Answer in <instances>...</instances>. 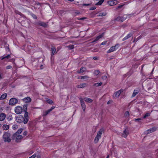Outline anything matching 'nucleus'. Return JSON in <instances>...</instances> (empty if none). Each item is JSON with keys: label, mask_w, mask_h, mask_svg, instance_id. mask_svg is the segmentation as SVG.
<instances>
[{"label": "nucleus", "mask_w": 158, "mask_h": 158, "mask_svg": "<svg viewBox=\"0 0 158 158\" xmlns=\"http://www.w3.org/2000/svg\"><path fill=\"white\" fill-rule=\"evenodd\" d=\"M23 110V109L22 107L20 106H16L15 108V113L17 114H21Z\"/></svg>", "instance_id": "nucleus-4"}, {"label": "nucleus", "mask_w": 158, "mask_h": 158, "mask_svg": "<svg viewBox=\"0 0 158 158\" xmlns=\"http://www.w3.org/2000/svg\"><path fill=\"white\" fill-rule=\"evenodd\" d=\"M109 155H107V157H106V158H109Z\"/></svg>", "instance_id": "nucleus-63"}, {"label": "nucleus", "mask_w": 158, "mask_h": 158, "mask_svg": "<svg viewBox=\"0 0 158 158\" xmlns=\"http://www.w3.org/2000/svg\"><path fill=\"white\" fill-rule=\"evenodd\" d=\"M124 90L123 89H121L118 91L114 93L113 95V97L114 98H118L121 93Z\"/></svg>", "instance_id": "nucleus-5"}, {"label": "nucleus", "mask_w": 158, "mask_h": 158, "mask_svg": "<svg viewBox=\"0 0 158 158\" xmlns=\"http://www.w3.org/2000/svg\"><path fill=\"white\" fill-rule=\"evenodd\" d=\"M55 108V106H52L51 108L43 112L42 116L43 117L46 116L51 111H52Z\"/></svg>", "instance_id": "nucleus-7"}, {"label": "nucleus", "mask_w": 158, "mask_h": 158, "mask_svg": "<svg viewBox=\"0 0 158 158\" xmlns=\"http://www.w3.org/2000/svg\"><path fill=\"white\" fill-rule=\"evenodd\" d=\"M15 12L16 14L19 15H20L21 16L22 15V14L20 12H19V11H18L17 10H15Z\"/></svg>", "instance_id": "nucleus-38"}, {"label": "nucleus", "mask_w": 158, "mask_h": 158, "mask_svg": "<svg viewBox=\"0 0 158 158\" xmlns=\"http://www.w3.org/2000/svg\"><path fill=\"white\" fill-rule=\"evenodd\" d=\"M150 115V113H146L145 115H144V116L143 117V118H146V117L149 116Z\"/></svg>", "instance_id": "nucleus-36"}, {"label": "nucleus", "mask_w": 158, "mask_h": 158, "mask_svg": "<svg viewBox=\"0 0 158 158\" xmlns=\"http://www.w3.org/2000/svg\"><path fill=\"white\" fill-rule=\"evenodd\" d=\"M85 84H81L79 85H77V87L78 88H82L85 87Z\"/></svg>", "instance_id": "nucleus-33"}, {"label": "nucleus", "mask_w": 158, "mask_h": 158, "mask_svg": "<svg viewBox=\"0 0 158 158\" xmlns=\"http://www.w3.org/2000/svg\"><path fill=\"white\" fill-rule=\"evenodd\" d=\"M89 67L90 68H93V67L92 66V65H89Z\"/></svg>", "instance_id": "nucleus-60"}, {"label": "nucleus", "mask_w": 158, "mask_h": 158, "mask_svg": "<svg viewBox=\"0 0 158 158\" xmlns=\"http://www.w3.org/2000/svg\"><path fill=\"white\" fill-rule=\"evenodd\" d=\"M27 104L24 105L23 106V111L26 113V112H27Z\"/></svg>", "instance_id": "nucleus-30"}, {"label": "nucleus", "mask_w": 158, "mask_h": 158, "mask_svg": "<svg viewBox=\"0 0 158 158\" xmlns=\"http://www.w3.org/2000/svg\"><path fill=\"white\" fill-rule=\"evenodd\" d=\"M31 16L34 19H37V16L34 14H33L32 13H31L30 14Z\"/></svg>", "instance_id": "nucleus-41"}, {"label": "nucleus", "mask_w": 158, "mask_h": 158, "mask_svg": "<svg viewBox=\"0 0 158 158\" xmlns=\"http://www.w3.org/2000/svg\"><path fill=\"white\" fill-rule=\"evenodd\" d=\"M86 19V17H83V18H77V19H78V20H82L84 19Z\"/></svg>", "instance_id": "nucleus-47"}, {"label": "nucleus", "mask_w": 158, "mask_h": 158, "mask_svg": "<svg viewBox=\"0 0 158 158\" xmlns=\"http://www.w3.org/2000/svg\"><path fill=\"white\" fill-rule=\"evenodd\" d=\"M10 55L8 54L6 56H2L1 58V59L2 60H3L5 58L9 59L10 58Z\"/></svg>", "instance_id": "nucleus-23"}, {"label": "nucleus", "mask_w": 158, "mask_h": 158, "mask_svg": "<svg viewBox=\"0 0 158 158\" xmlns=\"http://www.w3.org/2000/svg\"><path fill=\"white\" fill-rule=\"evenodd\" d=\"M101 137L96 135L95 138V139H94V142L95 143H97L99 139Z\"/></svg>", "instance_id": "nucleus-25"}, {"label": "nucleus", "mask_w": 158, "mask_h": 158, "mask_svg": "<svg viewBox=\"0 0 158 158\" xmlns=\"http://www.w3.org/2000/svg\"><path fill=\"white\" fill-rule=\"evenodd\" d=\"M10 134L8 132H5L4 133L3 138L5 142H7L9 143L11 141V139L10 138Z\"/></svg>", "instance_id": "nucleus-2"}, {"label": "nucleus", "mask_w": 158, "mask_h": 158, "mask_svg": "<svg viewBox=\"0 0 158 158\" xmlns=\"http://www.w3.org/2000/svg\"><path fill=\"white\" fill-rule=\"evenodd\" d=\"M141 38V37H140V36H139L137 37V38H135L134 40V42H137V41L139 40V39H140Z\"/></svg>", "instance_id": "nucleus-44"}, {"label": "nucleus", "mask_w": 158, "mask_h": 158, "mask_svg": "<svg viewBox=\"0 0 158 158\" xmlns=\"http://www.w3.org/2000/svg\"><path fill=\"white\" fill-rule=\"evenodd\" d=\"M79 100L81 102V105L82 107V108L84 111H85V110L86 108V106L85 104V103L84 101L83 100V99L82 98H80Z\"/></svg>", "instance_id": "nucleus-8"}, {"label": "nucleus", "mask_w": 158, "mask_h": 158, "mask_svg": "<svg viewBox=\"0 0 158 158\" xmlns=\"http://www.w3.org/2000/svg\"><path fill=\"white\" fill-rule=\"evenodd\" d=\"M13 118L11 115H9L8 118L7 119L9 121H10Z\"/></svg>", "instance_id": "nucleus-42"}, {"label": "nucleus", "mask_w": 158, "mask_h": 158, "mask_svg": "<svg viewBox=\"0 0 158 158\" xmlns=\"http://www.w3.org/2000/svg\"><path fill=\"white\" fill-rule=\"evenodd\" d=\"M12 68V66H11L8 65L6 67V69H11V68Z\"/></svg>", "instance_id": "nucleus-48"}, {"label": "nucleus", "mask_w": 158, "mask_h": 158, "mask_svg": "<svg viewBox=\"0 0 158 158\" xmlns=\"http://www.w3.org/2000/svg\"><path fill=\"white\" fill-rule=\"evenodd\" d=\"M18 102L19 100L18 99L15 98H12L9 100V103L10 105L14 106L18 103Z\"/></svg>", "instance_id": "nucleus-3"}, {"label": "nucleus", "mask_w": 158, "mask_h": 158, "mask_svg": "<svg viewBox=\"0 0 158 158\" xmlns=\"http://www.w3.org/2000/svg\"><path fill=\"white\" fill-rule=\"evenodd\" d=\"M23 129L20 128L16 132L17 133V135H19L22 131Z\"/></svg>", "instance_id": "nucleus-37"}, {"label": "nucleus", "mask_w": 158, "mask_h": 158, "mask_svg": "<svg viewBox=\"0 0 158 158\" xmlns=\"http://www.w3.org/2000/svg\"><path fill=\"white\" fill-rule=\"evenodd\" d=\"M149 130V129L147 131V133L148 134H149V133H151V132H150V131H148Z\"/></svg>", "instance_id": "nucleus-59"}, {"label": "nucleus", "mask_w": 158, "mask_h": 158, "mask_svg": "<svg viewBox=\"0 0 158 158\" xmlns=\"http://www.w3.org/2000/svg\"><path fill=\"white\" fill-rule=\"evenodd\" d=\"M111 102H112L111 101H109L107 102V104H109Z\"/></svg>", "instance_id": "nucleus-57"}, {"label": "nucleus", "mask_w": 158, "mask_h": 158, "mask_svg": "<svg viewBox=\"0 0 158 158\" xmlns=\"http://www.w3.org/2000/svg\"><path fill=\"white\" fill-rule=\"evenodd\" d=\"M23 135H27V131H25L24 132V133H23Z\"/></svg>", "instance_id": "nucleus-54"}, {"label": "nucleus", "mask_w": 158, "mask_h": 158, "mask_svg": "<svg viewBox=\"0 0 158 158\" xmlns=\"http://www.w3.org/2000/svg\"><path fill=\"white\" fill-rule=\"evenodd\" d=\"M23 101L25 102H30L31 101V99L28 97H27L22 99Z\"/></svg>", "instance_id": "nucleus-14"}, {"label": "nucleus", "mask_w": 158, "mask_h": 158, "mask_svg": "<svg viewBox=\"0 0 158 158\" xmlns=\"http://www.w3.org/2000/svg\"><path fill=\"white\" fill-rule=\"evenodd\" d=\"M106 41L103 42L100 45H102L104 44H106Z\"/></svg>", "instance_id": "nucleus-52"}, {"label": "nucleus", "mask_w": 158, "mask_h": 158, "mask_svg": "<svg viewBox=\"0 0 158 158\" xmlns=\"http://www.w3.org/2000/svg\"><path fill=\"white\" fill-rule=\"evenodd\" d=\"M93 73L94 76H97L100 73V71L98 70H95L94 71Z\"/></svg>", "instance_id": "nucleus-28"}, {"label": "nucleus", "mask_w": 158, "mask_h": 158, "mask_svg": "<svg viewBox=\"0 0 158 158\" xmlns=\"http://www.w3.org/2000/svg\"><path fill=\"white\" fill-rule=\"evenodd\" d=\"M93 59L94 60H98V58H97L96 57H93Z\"/></svg>", "instance_id": "nucleus-55"}, {"label": "nucleus", "mask_w": 158, "mask_h": 158, "mask_svg": "<svg viewBox=\"0 0 158 158\" xmlns=\"http://www.w3.org/2000/svg\"><path fill=\"white\" fill-rule=\"evenodd\" d=\"M125 15H124L123 17L120 16H119L115 18V20L117 21H121L122 22H123L126 19V17H125Z\"/></svg>", "instance_id": "nucleus-9"}, {"label": "nucleus", "mask_w": 158, "mask_h": 158, "mask_svg": "<svg viewBox=\"0 0 158 158\" xmlns=\"http://www.w3.org/2000/svg\"><path fill=\"white\" fill-rule=\"evenodd\" d=\"M156 130V128L154 127L149 129L148 131H150V132H152L155 131Z\"/></svg>", "instance_id": "nucleus-32"}, {"label": "nucleus", "mask_w": 158, "mask_h": 158, "mask_svg": "<svg viewBox=\"0 0 158 158\" xmlns=\"http://www.w3.org/2000/svg\"><path fill=\"white\" fill-rule=\"evenodd\" d=\"M35 157H36V156L35 155V153L33 155H32L31 156L29 157V158H35Z\"/></svg>", "instance_id": "nucleus-49"}, {"label": "nucleus", "mask_w": 158, "mask_h": 158, "mask_svg": "<svg viewBox=\"0 0 158 158\" xmlns=\"http://www.w3.org/2000/svg\"><path fill=\"white\" fill-rule=\"evenodd\" d=\"M9 126L7 125H4L3 126V128L4 130H7L9 128Z\"/></svg>", "instance_id": "nucleus-29"}, {"label": "nucleus", "mask_w": 158, "mask_h": 158, "mask_svg": "<svg viewBox=\"0 0 158 158\" xmlns=\"http://www.w3.org/2000/svg\"><path fill=\"white\" fill-rule=\"evenodd\" d=\"M125 116L127 117L129 115V113L128 111H127L126 112L125 114Z\"/></svg>", "instance_id": "nucleus-46"}, {"label": "nucleus", "mask_w": 158, "mask_h": 158, "mask_svg": "<svg viewBox=\"0 0 158 158\" xmlns=\"http://www.w3.org/2000/svg\"><path fill=\"white\" fill-rule=\"evenodd\" d=\"M95 9H96V7H91L90 9V10H95Z\"/></svg>", "instance_id": "nucleus-53"}, {"label": "nucleus", "mask_w": 158, "mask_h": 158, "mask_svg": "<svg viewBox=\"0 0 158 158\" xmlns=\"http://www.w3.org/2000/svg\"><path fill=\"white\" fill-rule=\"evenodd\" d=\"M107 3L109 5L111 6L116 5V4L115 1L113 0L109 1Z\"/></svg>", "instance_id": "nucleus-18"}, {"label": "nucleus", "mask_w": 158, "mask_h": 158, "mask_svg": "<svg viewBox=\"0 0 158 158\" xmlns=\"http://www.w3.org/2000/svg\"><path fill=\"white\" fill-rule=\"evenodd\" d=\"M47 103L50 104H52L53 103V101L52 100L50 99H48L46 100Z\"/></svg>", "instance_id": "nucleus-39"}, {"label": "nucleus", "mask_w": 158, "mask_h": 158, "mask_svg": "<svg viewBox=\"0 0 158 158\" xmlns=\"http://www.w3.org/2000/svg\"><path fill=\"white\" fill-rule=\"evenodd\" d=\"M152 89L151 87H150L148 88V91H149L150 90Z\"/></svg>", "instance_id": "nucleus-58"}, {"label": "nucleus", "mask_w": 158, "mask_h": 158, "mask_svg": "<svg viewBox=\"0 0 158 158\" xmlns=\"http://www.w3.org/2000/svg\"><path fill=\"white\" fill-rule=\"evenodd\" d=\"M122 6H119L118 7V8H120V7H121Z\"/></svg>", "instance_id": "nucleus-62"}, {"label": "nucleus", "mask_w": 158, "mask_h": 158, "mask_svg": "<svg viewBox=\"0 0 158 158\" xmlns=\"http://www.w3.org/2000/svg\"><path fill=\"white\" fill-rule=\"evenodd\" d=\"M68 0L70 2H72L74 0Z\"/></svg>", "instance_id": "nucleus-61"}, {"label": "nucleus", "mask_w": 158, "mask_h": 158, "mask_svg": "<svg viewBox=\"0 0 158 158\" xmlns=\"http://www.w3.org/2000/svg\"><path fill=\"white\" fill-rule=\"evenodd\" d=\"M51 50H52V54L51 56L53 55L55 53L56 51V48L52 46L51 48Z\"/></svg>", "instance_id": "nucleus-22"}, {"label": "nucleus", "mask_w": 158, "mask_h": 158, "mask_svg": "<svg viewBox=\"0 0 158 158\" xmlns=\"http://www.w3.org/2000/svg\"><path fill=\"white\" fill-rule=\"evenodd\" d=\"M106 77H107L106 76H103L102 77V78L103 79H106Z\"/></svg>", "instance_id": "nucleus-56"}, {"label": "nucleus", "mask_w": 158, "mask_h": 158, "mask_svg": "<svg viewBox=\"0 0 158 158\" xmlns=\"http://www.w3.org/2000/svg\"><path fill=\"white\" fill-rule=\"evenodd\" d=\"M102 82L96 83L94 84V85L96 86H97V87H98V86H101L102 85Z\"/></svg>", "instance_id": "nucleus-35"}, {"label": "nucleus", "mask_w": 158, "mask_h": 158, "mask_svg": "<svg viewBox=\"0 0 158 158\" xmlns=\"http://www.w3.org/2000/svg\"><path fill=\"white\" fill-rule=\"evenodd\" d=\"M29 119L28 112H26L24 114V118L22 115H19L15 117V120L16 122L19 123H22L23 122L24 124H26Z\"/></svg>", "instance_id": "nucleus-1"}, {"label": "nucleus", "mask_w": 158, "mask_h": 158, "mask_svg": "<svg viewBox=\"0 0 158 158\" xmlns=\"http://www.w3.org/2000/svg\"><path fill=\"white\" fill-rule=\"evenodd\" d=\"M90 4H84L82 5L83 6H90Z\"/></svg>", "instance_id": "nucleus-51"}, {"label": "nucleus", "mask_w": 158, "mask_h": 158, "mask_svg": "<svg viewBox=\"0 0 158 158\" xmlns=\"http://www.w3.org/2000/svg\"><path fill=\"white\" fill-rule=\"evenodd\" d=\"M83 99V100L85 101L86 102L91 103L93 102V100L91 98H84Z\"/></svg>", "instance_id": "nucleus-13"}, {"label": "nucleus", "mask_w": 158, "mask_h": 158, "mask_svg": "<svg viewBox=\"0 0 158 158\" xmlns=\"http://www.w3.org/2000/svg\"><path fill=\"white\" fill-rule=\"evenodd\" d=\"M104 131L103 128H101L100 130L98 132L97 135L101 137V135L103 132Z\"/></svg>", "instance_id": "nucleus-15"}, {"label": "nucleus", "mask_w": 158, "mask_h": 158, "mask_svg": "<svg viewBox=\"0 0 158 158\" xmlns=\"http://www.w3.org/2000/svg\"><path fill=\"white\" fill-rule=\"evenodd\" d=\"M86 70V68L85 67H82L81 68L79 71H77L78 73H82L84 72Z\"/></svg>", "instance_id": "nucleus-21"}, {"label": "nucleus", "mask_w": 158, "mask_h": 158, "mask_svg": "<svg viewBox=\"0 0 158 158\" xmlns=\"http://www.w3.org/2000/svg\"><path fill=\"white\" fill-rule=\"evenodd\" d=\"M132 36V34L131 33H129L127 35L126 37H125L124 38L123 40H122L123 41H124L129 38L131 37Z\"/></svg>", "instance_id": "nucleus-20"}, {"label": "nucleus", "mask_w": 158, "mask_h": 158, "mask_svg": "<svg viewBox=\"0 0 158 158\" xmlns=\"http://www.w3.org/2000/svg\"><path fill=\"white\" fill-rule=\"evenodd\" d=\"M139 92V89H136L134 90L133 93L132 97H134L135 95L137 94Z\"/></svg>", "instance_id": "nucleus-19"}, {"label": "nucleus", "mask_w": 158, "mask_h": 158, "mask_svg": "<svg viewBox=\"0 0 158 158\" xmlns=\"http://www.w3.org/2000/svg\"><path fill=\"white\" fill-rule=\"evenodd\" d=\"M38 25L44 27H46L48 26V24L43 22L40 21L38 23Z\"/></svg>", "instance_id": "nucleus-10"}, {"label": "nucleus", "mask_w": 158, "mask_h": 158, "mask_svg": "<svg viewBox=\"0 0 158 158\" xmlns=\"http://www.w3.org/2000/svg\"><path fill=\"white\" fill-rule=\"evenodd\" d=\"M106 14L105 13L102 12L99 14V16H103L106 15Z\"/></svg>", "instance_id": "nucleus-43"}, {"label": "nucleus", "mask_w": 158, "mask_h": 158, "mask_svg": "<svg viewBox=\"0 0 158 158\" xmlns=\"http://www.w3.org/2000/svg\"><path fill=\"white\" fill-rule=\"evenodd\" d=\"M35 155L36 156V157L37 158H41V155L40 153L37 152L35 153Z\"/></svg>", "instance_id": "nucleus-34"}, {"label": "nucleus", "mask_w": 158, "mask_h": 158, "mask_svg": "<svg viewBox=\"0 0 158 158\" xmlns=\"http://www.w3.org/2000/svg\"><path fill=\"white\" fill-rule=\"evenodd\" d=\"M2 78V77L1 76V75L0 74V79H1Z\"/></svg>", "instance_id": "nucleus-64"}, {"label": "nucleus", "mask_w": 158, "mask_h": 158, "mask_svg": "<svg viewBox=\"0 0 158 158\" xmlns=\"http://www.w3.org/2000/svg\"><path fill=\"white\" fill-rule=\"evenodd\" d=\"M18 135H17V133L15 132L14 134L12 137V139L13 140L16 139Z\"/></svg>", "instance_id": "nucleus-31"}, {"label": "nucleus", "mask_w": 158, "mask_h": 158, "mask_svg": "<svg viewBox=\"0 0 158 158\" xmlns=\"http://www.w3.org/2000/svg\"><path fill=\"white\" fill-rule=\"evenodd\" d=\"M23 137L21 135H18L16 139H15V141L17 142H20V140L23 138Z\"/></svg>", "instance_id": "nucleus-16"}, {"label": "nucleus", "mask_w": 158, "mask_h": 158, "mask_svg": "<svg viewBox=\"0 0 158 158\" xmlns=\"http://www.w3.org/2000/svg\"><path fill=\"white\" fill-rule=\"evenodd\" d=\"M89 77L87 76H81L80 77H79L78 79H84L86 78H89Z\"/></svg>", "instance_id": "nucleus-27"}, {"label": "nucleus", "mask_w": 158, "mask_h": 158, "mask_svg": "<svg viewBox=\"0 0 158 158\" xmlns=\"http://www.w3.org/2000/svg\"><path fill=\"white\" fill-rule=\"evenodd\" d=\"M119 45V44H116L115 46L111 47L110 49L107 51V53H109L111 52H112L115 50L116 49L118 48L117 47V46H118Z\"/></svg>", "instance_id": "nucleus-6"}, {"label": "nucleus", "mask_w": 158, "mask_h": 158, "mask_svg": "<svg viewBox=\"0 0 158 158\" xmlns=\"http://www.w3.org/2000/svg\"><path fill=\"white\" fill-rule=\"evenodd\" d=\"M129 132L128 131L125 130L124 131L123 133L122 134V136L124 138H126Z\"/></svg>", "instance_id": "nucleus-17"}, {"label": "nucleus", "mask_w": 158, "mask_h": 158, "mask_svg": "<svg viewBox=\"0 0 158 158\" xmlns=\"http://www.w3.org/2000/svg\"><path fill=\"white\" fill-rule=\"evenodd\" d=\"M7 96V94L6 93L4 94L1 95L0 98V100L4 99L6 98Z\"/></svg>", "instance_id": "nucleus-24"}, {"label": "nucleus", "mask_w": 158, "mask_h": 158, "mask_svg": "<svg viewBox=\"0 0 158 158\" xmlns=\"http://www.w3.org/2000/svg\"><path fill=\"white\" fill-rule=\"evenodd\" d=\"M104 35V33H102L101 35L98 36L96 38L95 40H94V41L92 42V43H94L96 41H97L102 37Z\"/></svg>", "instance_id": "nucleus-12"}, {"label": "nucleus", "mask_w": 158, "mask_h": 158, "mask_svg": "<svg viewBox=\"0 0 158 158\" xmlns=\"http://www.w3.org/2000/svg\"><path fill=\"white\" fill-rule=\"evenodd\" d=\"M104 0H100L95 4L96 6H100L103 2Z\"/></svg>", "instance_id": "nucleus-26"}, {"label": "nucleus", "mask_w": 158, "mask_h": 158, "mask_svg": "<svg viewBox=\"0 0 158 158\" xmlns=\"http://www.w3.org/2000/svg\"><path fill=\"white\" fill-rule=\"evenodd\" d=\"M67 47L69 49H73L74 48V46L73 45H70L68 46H67Z\"/></svg>", "instance_id": "nucleus-40"}, {"label": "nucleus", "mask_w": 158, "mask_h": 158, "mask_svg": "<svg viewBox=\"0 0 158 158\" xmlns=\"http://www.w3.org/2000/svg\"><path fill=\"white\" fill-rule=\"evenodd\" d=\"M13 129H16L18 128V126L17 125H13L12 126Z\"/></svg>", "instance_id": "nucleus-45"}, {"label": "nucleus", "mask_w": 158, "mask_h": 158, "mask_svg": "<svg viewBox=\"0 0 158 158\" xmlns=\"http://www.w3.org/2000/svg\"><path fill=\"white\" fill-rule=\"evenodd\" d=\"M142 119L141 118H137V119H134L135 121H139L142 120Z\"/></svg>", "instance_id": "nucleus-50"}, {"label": "nucleus", "mask_w": 158, "mask_h": 158, "mask_svg": "<svg viewBox=\"0 0 158 158\" xmlns=\"http://www.w3.org/2000/svg\"><path fill=\"white\" fill-rule=\"evenodd\" d=\"M6 115L5 113H2L0 114V121H3L5 119Z\"/></svg>", "instance_id": "nucleus-11"}]
</instances>
